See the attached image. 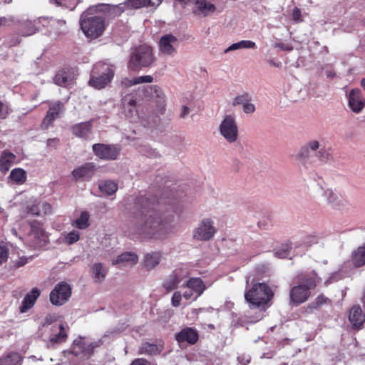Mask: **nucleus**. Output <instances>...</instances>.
Instances as JSON below:
<instances>
[{
	"instance_id": "nucleus-1",
	"label": "nucleus",
	"mask_w": 365,
	"mask_h": 365,
	"mask_svg": "<svg viewBox=\"0 0 365 365\" xmlns=\"http://www.w3.org/2000/svg\"><path fill=\"white\" fill-rule=\"evenodd\" d=\"M167 203L163 197L156 200L155 197H147L141 196L138 199L137 205L142 216L147 217L143 225L140 227L139 235L141 237L147 239H163L168 233L170 225L167 222H163L160 217L155 212L154 208L156 203Z\"/></svg>"
},
{
	"instance_id": "nucleus-2",
	"label": "nucleus",
	"mask_w": 365,
	"mask_h": 365,
	"mask_svg": "<svg viewBox=\"0 0 365 365\" xmlns=\"http://www.w3.org/2000/svg\"><path fill=\"white\" fill-rule=\"evenodd\" d=\"M295 279L297 284L291 288L289 298L291 303L298 306L309 298L310 290L316 288L320 278L315 272H313L312 274H299Z\"/></svg>"
},
{
	"instance_id": "nucleus-3",
	"label": "nucleus",
	"mask_w": 365,
	"mask_h": 365,
	"mask_svg": "<svg viewBox=\"0 0 365 365\" xmlns=\"http://www.w3.org/2000/svg\"><path fill=\"white\" fill-rule=\"evenodd\" d=\"M274 297L272 289L264 282L254 284L245 294L250 307H261L271 302Z\"/></svg>"
},
{
	"instance_id": "nucleus-4",
	"label": "nucleus",
	"mask_w": 365,
	"mask_h": 365,
	"mask_svg": "<svg viewBox=\"0 0 365 365\" xmlns=\"http://www.w3.org/2000/svg\"><path fill=\"white\" fill-rule=\"evenodd\" d=\"M114 69L112 65L106 63H98L93 66L89 85L94 88H105L113 79Z\"/></svg>"
},
{
	"instance_id": "nucleus-5",
	"label": "nucleus",
	"mask_w": 365,
	"mask_h": 365,
	"mask_svg": "<svg viewBox=\"0 0 365 365\" xmlns=\"http://www.w3.org/2000/svg\"><path fill=\"white\" fill-rule=\"evenodd\" d=\"M154 61L151 47L148 45H141L135 48L130 55L128 62V68L133 71L148 67Z\"/></svg>"
},
{
	"instance_id": "nucleus-6",
	"label": "nucleus",
	"mask_w": 365,
	"mask_h": 365,
	"mask_svg": "<svg viewBox=\"0 0 365 365\" xmlns=\"http://www.w3.org/2000/svg\"><path fill=\"white\" fill-rule=\"evenodd\" d=\"M81 28L88 38H96L101 36L105 29L104 19L101 16H89L83 13L80 19Z\"/></svg>"
},
{
	"instance_id": "nucleus-7",
	"label": "nucleus",
	"mask_w": 365,
	"mask_h": 365,
	"mask_svg": "<svg viewBox=\"0 0 365 365\" xmlns=\"http://www.w3.org/2000/svg\"><path fill=\"white\" fill-rule=\"evenodd\" d=\"M72 289L69 284L61 282L56 284L50 293V301L52 304L61 306L64 304L71 296Z\"/></svg>"
},
{
	"instance_id": "nucleus-8",
	"label": "nucleus",
	"mask_w": 365,
	"mask_h": 365,
	"mask_svg": "<svg viewBox=\"0 0 365 365\" xmlns=\"http://www.w3.org/2000/svg\"><path fill=\"white\" fill-rule=\"evenodd\" d=\"M31 230L29 237L33 245L36 247H41L48 242V235L43 228L41 222L34 220L30 223Z\"/></svg>"
},
{
	"instance_id": "nucleus-9",
	"label": "nucleus",
	"mask_w": 365,
	"mask_h": 365,
	"mask_svg": "<svg viewBox=\"0 0 365 365\" xmlns=\"http://www.w3.org/2000/svg\"><path fill=\"white\" fill-rule=\"evenodd\" d=\"M221 135L229 143H234L238 136V128L235 120L231 115H227L220 126Z\"/></svg>"
},
{
	"instance_id": "nucleus-10",
	"label": "nucleus",
	"mask_w": 365,
	"mask_h": 365,
	"mask_svg": "<svg viewBox=\"0 0 365 365\" xmlns=\"http://www.w3.org/2000/svg\"><path fill=\"white\" fill-rule=\"evenodd\" d=\"M215 232L216 229L213 226V222L210 219H205L194 230L193 237L199 240L207 241L212 238Z\"/></svg>"
},
{
	"instance_id": "nucleus-11",
	"label": "nucleus",
	"mask_w": 365,
	"mask_h": 365,
	"mask_svg": "<svg viewBox=\"0 0 365 365\" xmlns=\"http://www.w3.org/2000/svg\"><path fill=\"white\" fill-rule=\"evenodd\" d=\"M93 153L101 159L112 160L117 158L119 150L115 145L97 143L93 145Z\"/></svg>"
},
{
	"instance_id": "nucleus-12",
	"label": "nucleus",
	"mask_w": 365,
	"mask_h": 365,
	"mask_svg": "<svg viewBox=\"0 0 365 365\" xmlns=\"http://www.w3.org/2000/svg\"><path fill=\"white\" fill-rule=\"evenodd\" d=\"M320 145L319 141L312 140L305 143L297 154V159L300 161L304 166H307L312 162V152L317 151Z\"/></svg>"
},
{
	"instance_id": "nucleus-13",
	"label": "nucleus",
	"mask_w": 365,
	"mask_h": 365,
	"mask_svg": "<svg viewBox=\"0 0 365 365\" xmlns=\"http://www.w3.org/2000/svg\"><path fill=\"white\" fill-rule=\"evenodd\" d=\"M96 172L93 163H86L77 167L72 171V175L76 180L88 181L91 179Z\"/></svg>"
},
{
	"instance_id": "nucleus-14",
	"label": "nucleus",
	"mask_w": 365,
	"mask_h": 365,
	"mask_svg": "<svg viewBox=\"0 0 365 365\" xmlns=\"http://www.w3.org/2000/svg\"><path fill=\"white\" fill-rule=\"evenodd\" d=\"M26 212L34 216L50 215L52 213V206L46 202L35 200L26 206Z\"/></svg>"
},
{
	"instance_id": "nucleus-15",
	"label": "nucleus",
	"mask_w": 365,
	"mask_h": 365,
	"mask_svg": "<svg viewBox=\"0 0 365 365\" xmlns=\"http://www.w3.org/2000/svg\"><path fill=\"white\" fill-rule=\"evenodd\" d=\"M178 46L179 42L177 38L172 34H166L160 39V50L164 54L173 55Z\"/></svg>"
},
{
	"instance_id": "nucleus-16",
	"label": "nucleus",
	"mask_w": 365,
	"mask_h": 365,
	"mask_svg": "<svg viewBox=\"0 0 365 365\" xmlns=\"http://www.w3.org/2000/svg\"><path fill=\"white\" fill-rule=\"evenodd\" d=\"M349 320L353 329L359 330L363 327L365 322V314L359 305H354L351 308L349 313Z\"/></svg>"
},
{
	"instance_id": "nucleus-17",
	"label": "nucleus",
	"mask_w": 365,
	"mask_h": 365,
	"mask_svg": "<svg viewBox=\"0 0 365 365\" xmlns=\"http://www.w3.org/2000/svg\"><path fill=\"white\" fill-rule=\"evenodd\" d=\"M233 106L240 105L243 111L247 113H252L255 111V106L252 103V97L247 93L237 96L232 102Z\"/></svg>"
},
{
	"instance_id": "nucleus-18",
	"label": "nucleus",
	"mask_w": 365,
	"mask_h": 365,
	"mask_svg": "<svg viewBox=\"0 0 365 365\" xmlns=\"http://www.w3.org/2000/svg\"><path fill=\"white\" fill-rule=\"evenodd\" d=\"M349 105L354 113H359L365 105V101L362 100L361 93L359 89H353L349 95Z\"/></svg>"
},
{
	"instance_id": "nucleus-19",
	"label": "nucleus",
	"mask_w": 365,
	"mask_h": 365,
	"mask_svg": "<svg viewBox=\"0 0 365 365\" xmlns=\"http://www.w3.org/2000/svg\"><path fill=\"white\" fill-rule=\"evenodd\" d=\"M75 73L71 70H62L58 72L54 78L56 84L60 86H70L75 80Z\"/></svg>"
},
{
	"instance_id": "nucleus-20",
	"label": "nucleus",
	"mask_w": 365,
	"mask_h": 365,
	"mask_svg": "<svg viewBox=\"0 0 365 365\" xmlns=\"http://www.w3.org/2000/svg\"><path fill=\"white\" fill-rule=\"evenodd\" d=\"M40 290L38 288H33L31 291L24 297L19 308L20 312L21 313H25L31 309L34 305L36 299L40 296Z\"/></svg>"
},
{
	"instance_id": "nucleus-21",
	"label": "nucleus",
	"mask_w": 365,
	"mask_h": 365,
	"mask_svg": "<svg viewBox=\"0 0 365 365\" xmlns=\"http://www.w3.org/2000/svg\"><path fill=\"white\" fill-rule=\"evenodd\" d=\"M46 21L45 18H40L34 21H26L21 24L20 34L23 36L33 35L38 30V25Z\"/></svg>"
},
{
	"instance_id": "nucleus-22",
	"label": "nucleus",
	"mask_w": 365,
	"mask_h": 365,
	"mask_svg": "<svg viewBox=\"0 0 365 365\" xmlns=\"http://www.w3.org/2000/svg\"><path fill=\"white\" fill-rule=\"evenodd\" d=\"M184 288L191 289L195 298H198L205 291V285L203 281L199 277L190 278L186 283Z\"/></svg>"
},
{
	"instance_id": "nucleus-23",
	"label": "nucleus",
	"mask_w": 365,
	"mask_h": 365,
	"mask_svg": "<svg viewBox=\"0 0 365 365\" xmlns=\"http://www.w3.org/2000/svg\"><path fill=\"white\" fill-rule=\"evenodd\" d=\"M16 158V157L13 153L7 150H4L0 157V170L7 172L14 164Z\"/></svg>"
},
{
	"instance_id": "nucleus-24",
	"label": "nucleus",
	"mask_w": 365,
	"mask_h": 365,
	"mask_svg": "<svg viewBox=\"0 0 365 365\" xmlns=\"http://www.w3.org/2000/svg\"><path fill=\"white\" fill-rule=\"evenodd\" d=\"M92 131L90 121L81 123L72 127L73 133L79 138H87Z\"/></svg>"
},
{
	"instance_id": "nucleus-25",
	"label": "nucleus",
	"mask_w": 365,
	"mask_h": 365,
	"mask_svg": "<svg viewBox=\"0 0 365 365\" xmlns=\"http://www.w3.org/2000/svg\"><path fill=\"white\" fill-rule=\"evenodd\" d=\"M216 9L214 4L209 3L205 0H196L195 12L197 14L207 16L210 13H213Z\"/></svg>"
},
{
	"instance_id": "nucleus-26",
	"label": "nucleus",
	"mask_w": 365,
	"mask_h": 365,
	"mask_svg": "<svg viewBox=\"0 0 365 365\" xmlns=\"http://www.w3.org/2000/svg\"><path fill=\"white\" fill-rule=\"evenodd\" d=\"M8 178L16 185H23L27 179L26 172L20 168H14L11 171Z\"/></svg>"
},
{
	"instance_id": "nucleus-27",
	"label": "nucleus",
	"mask_w": 365,
	"mask_h": 365,
	"mask_svg": "<svg viewBox=\"0 0 365 365\" xmlns=\"http://www.w3.org/2000/svg\"><path fill=\"white\" fill-rule=\"evenodd\" d=\"M125 6V4H120L118 5H101L102 11L110 18H115L120 15L124 11Z\"/></svg>"
},
{
	"instance_id": "nucleus-28",
	"label": "nucleus",
	"mask_w": 365,
	"mask_h": 365,
	"mask_svg": "<svg viewBox=\"0 0 365 365\" xmlns=\"http://www.w3.org/2000/svg\"><path fill=\"white\" fill-rule=\"evenodd\" d=\"M148 93L151 96V98H156V102L160 111H163L165 107V95L160 88L156 86L149 87Z\"/></svg>"
},
{
	"instance_id": "nucleus-29",
	"label": "nucleus",
	"mask_w": 365,
	"mask_h": 365,
	"mask_svg": "<svg viewBox=\"0 0 365 365\" xmlns=\"http://www.w3.org/2000/svg\"><path fill=\"white\" fill-rule=\"evenodd\" d=\"M138 260V257L136 254L128 252L119 255L116 259L113 261V264L115 265L120 263H126L130 265H133L137 263Z\"/></svg>"
},
{
	"instance_id": "nucleus-30",
	"label": "nucleus",
	"mask_w": 365,
	"mask_h": 365,
	"mask_svg": "<svg viewBox=\"0 0 365 365\" xmlns=\"http://www.w3.org/2000/svg\"><path fill=\"white\" fill-rule=\"evenodd\" d=\"M351 260L356 267H360L365 264V245L353 252Z\"/></svg>"
},
{
	"instance_id": "nucleus-31",
	"label": "nucleus",
	"mask_w": 365,
	"mask_h": 365,
	"mask_svg": "<svg viewBox=\"0 0 365 365\" xmlns=\"http://www.w3.org/2000/svg\"><path fill=\"white\" fill-rule=\"evenodd\" d=\"M21 362L22 357L16 352H11L0 358V365H21Z\"/></svg>"
},
{
	"instance_id": "nucleus-32",
	"label": "nucleus",
	"mask_w": 365,
	"mask_h": 365,
	"mask_svg": "<svg viewBox=\"0 0 365 365\" xmlns=\"http://www.w3.org/2000/svg\"><path fill=\"white\" fill-rule=\"evenodd\" d=\"M98 188L102 193L111 195L117 191L118 184L110 180H106L99 183Z\"/></svg>"
},
{
	"instance_id": "nucleus-33",
	"label": "nucleus",
	"mask_w": 365,
	"mask_h": 365,
	"mask_svg": "<svg viewBox=\"0 0 365 365\" xmlns=\"http://www.w3.org/2000/svg\"><path fill=\"white\" fill-rule=\"evenodd\" d=\"M58 329V333L52 334L50 336L49 341L52 344L63 343L68 338V334L63 324H60Z\"/></svg>"
},
{
	"instance_id": "nucleus-34",
	"label": "nucleus",
	"mask_w": 365,
	"mask_h": 365,
	"mask_svg": "<svg viewBox=\"0 0 365 365\" xmlns=\"http://www.w3.org/2000/svg\"><path fill=\"white\" fill-rule=\"evenodd\" d=\"M160 252H152L150 254H147L144 259V264L148 269H151L154 268L157 264H158L160 260Z\"/></svg>"
},
{
	"instance_id": "nucleus-35",
	"label": "nucleus",
	"mask_w": 365,
	"mask_h": 365,
	"mask_svg": "<svg viewBox=\"0 0 365 365\" xmlns=\"http://www.w3.org/2000/svg\"><path fill=\"white\" fill-rule=\"evenodd\" d=\"M199 339L198 331L191 327L184 328V341L187 342L190 344H195Z\"/></svg>"
},
{
	"instance_id": "nucleus-36",
	"label": "nucleus",
	"mask_w": 365,
	"mask_h": 365,
	"mask_svg": "<svg viewBox=\"0 0 365 365\" xmlns=\"http://www.w3.org/2000/svg\"><path fill=\"white\" fill-rule=\"evenodd\" d=\"M89 225V214L86 211L82 212L80 217L72 222L73 226L81 230L87 228Z\"/></svg>"
},
{
	"instance_id": "nucleus-37",
	"label": "nucleus",
	"mask_w": 365,
	"mask_h": 365,
	"mask_svg": "<svg viewBox=\"0 0 365 365\" xmlns=\"http://www.w3.org/2000/svg\"><path fill=\"white\" fill-rule=\"evenodd\" d=\"M331 300L324 294H319L312 303L309 304L307 309L313 310L318 309L322 306L330 303Z\"/></svg>"
},
{
	"instance_id": "nucleus-38",
	"label": "nucleus",
	"mask_w": 365,
	"mask_h": 365,
	"mask_svg": "<svg viewBox=\"0 0 365 365\" xmlns=\"http://www.w3.org/2000/svg\"><path fill=\"white\" fill-rule=\"evenodd\" d=\"M140 353L142 354L156 355L160 353V349L157 345L147 342L142 344Z\"/></svg>"
},
{
	"instance_id": "nucleus-39",
	"label": "nucleus",
	"mask_w": 365,
	"mask_h": 365,
	"mask_svg": "<svg viewBox=\"0 0 365 365\" xmlns=\"http://www.w3.org/2000/svg\"><path fill=\"white\" fill-rule=\"evenodd\" d=\"M49 2L56 6H61L71 11L73 10L78 4L77 0H49Z\"/></svg>"
},
{
	"instance_id": "nucleus-40",
	"label": "nucleus",
	"mask_w": 365,
	"mask_h": 365,
	"mask_svg": "<svg viewBox=\"0 0 365 365\" xmlns=\"http://www.w3.org/2000/svg\"><path fill=\"white\" fill-rule=\"evenodd\" d=\"M180 282V279L177 274L173 272L170 277L163 283V287L168 291L170 292L175 289L178 283Z\"/></svg>"
},
{
	"instance_id": "nucleus-41",
	"label": "nucleus",
	"mask_w": 365,
	"mask_h": 365,
	"mask_svg": "<svg viewBox=\"0 0 365 365\" xmlns=\"http://www.w3.org/2000/svg\"><path fill=\"white\" fill-rule=\"evenodd\" d=\"M93 272L96 281H101L106 276L107 270L103 267L101 263H96L93 266Z\"/></svg>"
},
{
	"instance_id": "nucleus-42",
	"label": "nucleus",
	"mask_w": 365,
	"mask_h": 365,
	"mask_svg": "<svg viewBox=\"0 0 365 365\" xmlns=\"http://www.w3.org/2000/svg\"><path fill=\"white\" fill-rule=\"evenodd\" d=\"M46 21L48 20V24L51 27H53L57 32H64L66 29V21L63 19H56L53 18H45Z\"/></svg>"
},
{
	"instance_id": "nucleus-43",
	"label": "nucleus",
	"mask_w": 365,
	"mask_h": 365,
	"mask_svg": "<svg viewBox=\"0 0 365 365\" xmlns=\"http://www.w3.org/2000/svg\"><path fill=\"white\" fill-rule=\"evenodd\" d=\"M64 110L63 103L57 101L50 103L47 114H59L60 113L64 112Z\"/></svg>"
},
{
	"instance_id": "nucleus-44",
	"label": "nucleus",
	"mask_w": 365,
	"mask_h": 365,
	"mask_svg": "<svg viewBox=\"0 0 365 365\" xmlns=\"http://www.w3.org/2000/svg\"><path fill=\"white\" fill-rule=\"evenodd\" d=\"M80 239V234L76 230H73L68 232L64 237V242L67 245H73L78 242Z\"/></svg>"
},
{
	"instance_id": "nucleus-45",
	"label": "nucleus",
	"mask_w": 365,
	"mask_h": 365,
	"mask_svg": "<svg viewBox=\"0 0 365 365\" xmlns=\"http://www.w3.org/2000/svg\"><path fill=\"white\" fill-rule=\"evenodd\" d=\"M153 81V78L151 76H138L129 81L128 86H133L143 83H151Z\"/></svg>"
},
{
	"instance_id": "nucleus-46",
	"label": "nucleus",
	"mask_w": 365,
	"mask_h": 365,
	"mask_svg": "<svg viewBox=\"0 0 365 365\" xmlns=\"http://www.w3.org/2000/svg\"><path fill=\"white\" fill-rule=\"evenodd\" d=\"M150 0H128V6L133 9H140L148 6Z\"/></svg>"
},
{
	"instance_id": "nucleus-47",
	"label": "nucleus",
	"mask_w": 365,
	"mask_h": 365,
	"mask_svg": "<svg viewBox=\"0 0 365 365\" xmlns=\"http://www.w3.org/2000/svg\"><path fill=\"white\" fill-rule=\"evenodd\" d=\"M330 152L325 148H320L316 153V156L322 163H327L330 157Z\"/></svg>"
},
{
	"instance_id": "nucleus-48",
	"label": "nucleus",
	"mask_w": 365,
	"mask_h": 365,
	"mask_svg": "<svg viewBox=\"0 0 365 365\" xmlns=\"http://www.w3.org/2000/svg\"><path fill=\"white\" fill-rule=\"evenodd\" d=\"M9 257V248L4 244H0V264L5 262Z\"/></svg>"
},
{
	"instance_id": "nucleus-49",
	"label": "nucleus",
	"mask_w": 365,
	"mask_h": 365,
	"mask_svg": "<svg viewBox=\"0 0 365 365\" xmlns=\"http://www.w3.org/2000/svg\"><path fill=\"white\" fill-rule=\"evenodd\" d=\"M284 246H285L284 249L276 252L277 255L279 257L285 258L289 255V251L292 249V244H291V242H288Z\"/></svg>"
},
{
	"instance_id": "nucleus-50",
	"label": "nucleus",
	"mask_w": 365,
	"mask_h": 365,
	"mask_svg": "<svg viewBox=\"0 0 365 365\" xmlns=\"http://www.w3.org/2000/svg\"><path fill=\"white\" fill-rule=\"evenodd\" d=\"M14 23V19L12 16H0V27L10 26Z\"/></svg>"
},
{
	"instance_id": "nucleus-51",
	"label": "nucleus",
	"mask_w": 365,
	"mask_h": 365,
	"mask_svg": "<svg viewBox=\"0 0 365 365\" xmlns=\"http://www.w3.org/2000/svg\"><path fill=\"white\" fill-rule=\"evenodd\" d=\"M325 196L327 197L328 202L332 205H335L338 199V197L331 190H327L325 191Z\"/></svg>"
},
{
	"instance_id": "nucleus-52",
	"label": "nucleus",
	"mask_w": 365,
	"mask_h": 365,
	"mask_svg": "<svg viewBox=\"0 0 365 365\" xmlns=\"http://www.w3.org/2000/svg\"><path fill=\"white\" fill-rule=\"evenodd\" d=\"M55 120V115H46L41 124L43 129H47Z\"/></svg>"
},
{
	"instance_id": "nucleus-53",
	"label": "nucleus",
	"mask_w": 365,
	"mask_h": 365,
	"mask_svg": "<svg viewBox=\"0 0 365 365\" xmlns=\"http://www.w3.org/2000/svg\"><path fill=\"white\" fill-rule=\"evenodd\" d=\"M240 45V48H255L256 47V44L255 42L250 40H242L239 41Z\"/></svg>"
},
{
	"instance_id": "nucleus-54",
	"label": "nucleus",
	"mask_w": 365,
	"mask_h": 365,
	"mask_svg": "<svg viewBox=\"0 0 365 365\" xmlns=\"http://www.w3.org/2000/svg\"><path fill=\"white\" fill-rule=\"evenodd\" d=\"M182 296L180 292H175L172 297V304L174 307H178L180 304Z\"/></svg>"
},
{
	"instance_id": "nucleus-55",
	"label": "nucleus",
	"mask_w": 365,
	"mask_h": 365,
	"mask_svg": "<svg viewBox=\"0 0 365 365\" xmlns=\"http://www.w3.org/2000/svg\"><path fill=\"white\" fill-rule=\"evenodd\" d=\"M13 110L9 108L8 104L4 103V102L0 101V113H11Z\"/></svg>"
},
{
	"instance_id": "nucleus-56",
	"label": "nucleus",
	"mask_w": 365,
	"mask_h": 365,
	"mask_svg": "<svg viewBox=\"0 0 365 365\" xmlns=\"http://www.w3.org/2000/svg\"><path fill=\"white\" fill-rule=\"evenodd\" d=\"M184 298L185 299H191L192 301L197 299V298L195 297L194 292L191 289H187L184 291Z\"/></svg>"
},
{
	"instance_id": "nucleus-57",
	"label": "nucleus",
	"mask_w": 365,
	"mask_h": 365,
	"mask_svg": "<svg viewBox=\"0 0 365 365\" xmlns=\"http://www.w3.org/2000/svg\"><path fill=\"white\" fill-rule=\"evenodd\" d=\"M238 49H241L240 42L234 43L225 50V53H226L230 51H235V50H238Z\"/></svg>"
},
{
	"instance_id": "nucleus-58",
	"label": "nucleus",
	"mask_w": 365,
	"mask_h": 365,
	"mask_svg": "<svg viewBox=\"0 0 365 365\" xmlns=\"http://www.w3.org/2000/svg\"><path fill=\"white\" fill-rule=\"evenodd\" d=\"M301 11L298 8H294L292 11V19L294 21H297L300 20Z\"/></svg>"
},
{
	"instance_id": "nucleus-59",
	"label": "nucleus",
	"mask_w": 365,
	"mask_h": 365,
	"mask_svg": "<svg viewBox=\"0 0 365 365\" xmlns=\"http://www.w3.org/2000/svg\"><path fill=\"white\" fill-rule=\"evenodd\" d=\"M131 365H150V364L145 359H137L132 362Z\"/></svg>"
},
{
	"instance_id": "nucleus-60",
	"label": "nucleus",
	"mask_w": 365,
	"mask_h": 365,
	"mask_svg": "<svg viewBox=\"0 0 365 365\" xmlns=\"http://www.w3.org/2000/svg\"><path fill=\"white\" fill-rule=\"evenodd\" d=\"M59 143V140L57 138L48 139L47 141V145L56 148Z\"/></svg>"
},
{
	"instance_id": "nucleus-61",
	"label": "nucleus",
	"mask_w": 365,
	"mask_h": 365,
	"mask_svg": "<svg viewBox=\"0 0 365 365\" xmlns=\"http://www.w3.org/2000/svg\"><path fill=\"white\" fill-rule=\"evenodd\" d=\"M175 339L180 344L182 342V330L175 335Z\"/></svg>"
},
{
	"instance_id": "nucleus-62",
	"label": "nucleus",
	"mask_w": 365,
	"mask_h": 365,
	"mask_svg": "<svg viewBox=\"0 0 365 365\" xmlns=\"http://www.w3.org/2000/svg\"><path fill=\"white\" fill-rule=\"evenodd\" d=\"M163 1V0H150V3L148 6H157L160 5V4Z\"/></svg>"
},
{
	"instance_id": "nucleus-63",
	"label": "nucleus",
	"mask_w": 365,
	"mask_h": 365,
	"mask_svg": "<svg viewBox=\"0 0 365 365\" xmlns=\"http://www.w3.org/2000/svg\"><path fill=\"white\" fill-rule=\"evenodd\" d=\"M309 239L307 240H304L303 241V243L304 244H309L311 242H316L317 239H316V237L315 236H309L308 237Z\"/></svg>"
},
{
	"instance_id": "nucleus-64",
	"label": "nucleus",
	"mask_w": 365,
	"mask_h": 365,
	"mask_svg": "<svg viewBox=\"0 0 365 365\" xmlns=\"http://www.w3.org/2000/svg\"><path fill=\"white\" fill-rule=\"evenodd\" d=\"M26 259H21L19 261L16 262V266L18 267L24 266L26 263Z\"/></svg>"
}]
</instances>
